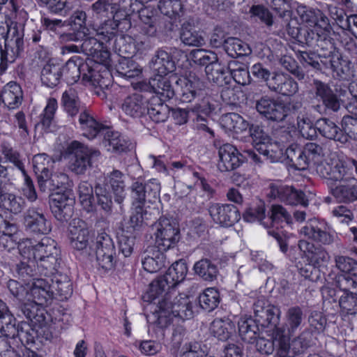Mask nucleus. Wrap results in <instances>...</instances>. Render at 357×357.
Segmentation results:
<instances>
[{
  "mask_svg": "<svg viewBox=\"0 0 357 357\" xmlns=\"http://www.w3.org/2000/svg\"><path fill=\"white\" fill-rule=\"evenodd\" d=\"M17 248L21 257L25 259L32 257L38 263V269L40 275H51L60 267V250L55 241L50 237L45 236L40 241L24 239L19 243Z\"/></svg>",
  "mask_w": 357,
  "mask_h": 357,
  "instance_id": "nucleus-1",
  "label": "nucleus"
},
{
  "mask_svg": "<svg viewBox=\"0 0 357 357\" xmlns=\"http://www.w3.org/2000/svg\"><path fill=\"white\" fill-rule=\"evenodd\" d=\"M158 319L160 324L167 326L172 317H180L182 319H189L193 317L192 304L190 298L179 294L177 290H173L165 294L158 302Z\"/></svg>",
  "mask_w": 357,
  "mask_h": 357,
  "instance_id": "nucleus-2",
  "label": "nucleus"
},
{
  "mask_svg": "<svg viewBox=\"0 0 357 357\" xmlns=\"http://www.w3.org/2000/svg\"><path fill=\"white\" fill-rule=\"evenodd\" d=\"M303 104L298 100L285 102L268 96H262L256 101L255 108L260 116L271 122L281 123L289 116L302 108Z\"/></svg>",
  "mask_w": 357,
  "mask_h": 357,
  "instance_id": "nucleus-3",
  "label": "nucleus"
},
{
  "mask_svg": "<svg viewBox=\"0 0 357 357\" xmlns=\"http://www.w3.org/2000/svg\"><path fill=\"white\" fill-rule=\"evenodd\" d=\"M290 335L272 336L276 342L273 357H296L303 354L310 345L312 333L305 328L299 335L291 340Z\"/></svg>",
  "mask_w": 357,
  "mask_h": 357,
  "instance_id": "nucleus-4",
  "label": "nucleus"
},
{
  "mask_svg": "<svg viewBox=\"0 0 357 357\" xmlns=\"http://www.w3.org/2000/svg\"><path fill=\"white\" fill-rule=\"evenodd\" d=\"M66 152L70 155L69 169L75 174H84L92 167V163L100 155L97 149L89 148L77 142H72L67 147Z\"/></svg>",
  "mask_w": 357,
  "mask_h": 357,
  "instance_id": "nucleus-5",
  "label": "nucleus"
},
{
  "mask_svg": "<svg viewBox=\"0 0 357 357\" xmlns=\"http://www.w3.org/2000/svg\"><path fill=\"white\" fill-rule=\"evenodd\" d=\"M154 226L155 246L164 251L176 246L181 239V233L178 224L174 220L160 217Z\"/></svg>",
  "mask_w": 357,
  "mask_h": 357,
  "instance_id": "nucleus-6",
  "label": "nucleus"
},
{
  "mask_svg": "<svg viewBox=\"0 0 357 357\" xmlns=\"http://www.w3.org/2000/svg\"><path fill=\"white\" fill-rule=\"evenodd\" d=\"M23 36L17 27H9L5 37L4 49L0 50V75L8 68V63L15 61L23 50Z\"/></svg>",
  "mask_w": 357,
  "mask_h": 357,
  "instance_id": "nucleus-7",
  "label": "nucleus"
},
{
  "mask_svg": "<svg viewBox=\"0 0 357 357\" xmlns=\"http://www.w3.org/2000/svg\"><path fill=\"white\" fill-rule=\"evenodd\" d=\"M91 250L95 251L98 266L105 271L113 268L116 264V249L111 236L105 231L99 233Z\"/></svg>",
  "mask_w": 357,
  "mask_h": 357,
  "instance_id": "nucleus-8",
  "label": "nucleus"
},
{
  "mask_svg": "<svg viewBox=\"0 0 357 357\" xmlns=\"http://www.w3.org/2000/svg\"><path fill=\"white\" fill-rule=\"evenodd\" d=\"M133 204H144L147 201L154 203L160 197V183L155 178L147 181L142 177L135 179L130 187Z\"/></svg>",
  "mask_w": 357,
  "mask_h": 357,
  "instance_id": "nucleus-9",
  "label": "nucleus"
},
{
  "mask_svg": "<svg viewBox=\"0 0 357 357\" xmlns=\"http://www.w3.org/2000/svg\"><path fill=\"white\" fill-rule=\"evenodd\" d=\"M87 36H84L85 38L81 45V51L92 56L97 54V51L101 50L105 44L112 45L115 38L114 28L108 27V24H105L104 26L96 29L94 35Z\"/></svg>",
  "mask_w": 357,
  "mask_h": 357,
  "instance_id": "nucleus-10",
  "label": "nucleus"
},
{
  "mask_svg": "<svg viewBox=\"0 0 357 357\" xmlns=\"http://www.w3.org/2000/svg\"><path fill=\"white\" fill-rule=\"evenodd\" d=\"M172 79L175 83V96H179L183 102H191L204 88V82L195 74L190 73L186 77H173Z\"/></svg>",
  "mask_w": 357,
  "mask_h": 357,
  "instance_id": "nucleus-11",
  "label": "nucleus"
},
{
  "mask_svg": "<svg viewBox=\"0 0 357 357\" xmlns=\"http://www.w3.org/2000/svg\"><path fill=\"white\" fill-rule=\"evenodd\" d=\"M305 314L303 307L294 305L289 307L284 314V324L272 331V336L294 335L304 325Z\"/></svg>",
  "mask_w": 357,
  "mask_h": 357,
  "instance_id": "nucleus-12",
  "label": "nucleus"
},
{
  "mask_svg": "<svg viewBox=\"0 0 357 357\" xmlns=\"http://www.w3.org/2000/svg\"><path fill=\"white\" fill-rule=\"evenodd\" d=\"M50 204L52 213L59 221L67 222L72 218L75 200L70 192L52 194Z\"/></svg>",
  "mask_w": 357,
  "mask_h": 357,
  "instance_id": "nucleus-13",
  "label": "nucleus"
},
{
  "mask_svg": "<svg viewBox=\"0 0 357 357\" xmlns=\"http://www.w3.org/2000/svg\"><path fill=\"white\" fill-rule=\"evenodd\" d=\"M208 211L215 223L225 227L234 225L241 217L237 207L229 204H210Z\"/></svg>",
  "mask_w": 357,
  "mask_h": 357,
  "instance_id": "nucleus-14",
  "label": "nucleus"
},
{
  "mask_svg": "<svg viewBox=\"0 0 357 357\" xmlns=\"http://www.w3.org/2000/svg\"><path fill=\"white\" fill-rule=\"evenodd\" d=\"M311 92L314 98L322 103L325 109L337 112L340 109L341 100L326 82L313 79Z\"/></svg>",
  "mask_w": 357,
  "mask_h": 357,
  "instance_id": "nucleus-15",
  "label": "nucleus"
},
{
  "mask_svg": "<svg viewBox=\"0 0 357 357\" xmlns=\"http://www.w3.org/2000/svg\"><path fill=\"white\" fill-rule=\"evenodd\" d=\"M69 238L75 249L83 251L89 255H91L89 231L85 222L80 219H73L69 227Z\"/></svg>",
  "mask_w": 357,
  "mask_h": 357,
  "instance_id": "nucleus-16",
  "label": "nucleus"
},
{
  "mask_svg": "<svg viewBox=\"0 0 357 357\" xmlns=\"http://www.w3.org/2000/svg\"><path fill=\"white\" fill-rule=\"evenodd\" d=\"M300 233L322 245H331L335 241V236L328 230L327 225L317 219L310 220L300 231Z\"/></svg>",
  "mask_w": 357,
  "mask_h": 357,
  "instance_id": "nucleus-17",
  "label": "nucleus"
},
{
  "mask_svg": "<svg viewBox=\"0 0 357 357\" xmlns=\"http://www.w3.org/2000/svg\"><path fill=\"white\" fill-rule=\"evenodd\" d=\"M24 224L26 231L35 234H47L52 229L43 210L38 208H29L26 211Z\"/></svg>",
  "mask_w": 357,
  "mask_h": 357,
  "instance_id": "nucleus-18",
  "label": "nucleus"
},
{
  "mask_svg": "<svg viewBox=\"0 0 357 357\" xmlns=\"http://www.w3.org/2000/svg\"><path fill=\"white\" fill-rule=\"evenodd\" d=\"M218 156V168L222 172L234 170L243 162V155L230 144H225L219 148Z\"/></svg>",
  "mask_w": 357,
  "mask_h": 357,
  "instance_id": "nucleus-19",
  "label": "nucleus"
},
{
  "mask_svg": "<svg viewBox=\"0 0 357 357\" xmlns=\"http://www.w3.org/2000/svg\"><path fill=\"white\" fill-rule=\"evenodd\" d=\"M330 193L338 203L349 204L357 201V178L342 181L330 186Z\"/></svg>",
  "mask_w": 357,
  "mask_h": 357,
  "instance_id": "nucleus-20",
  "label": "nucleus"
},
{
  "mask_svg": "<svg viewBox=\"0 0 357 357\" xmlns=\"http://www.w3.org/2000/svg\"><path fill=\"white\" fill-rule=\"evenodd\" d=\"M166 75L157 73L151 77L148 82H144L141 89L143 91L153 92L164 99H171L175 96V85L172 86Z\"/></svg>",
  "mask_w": 357,
  "mask_h": 357,
  "instance_id": "nucleus-21",
  "label": "nucleus"
},
{
  "mask_svg": "<svg viewBox=\"0 0 357 357\" xmlns=\"http://www.w3.org/2000/svg\"><path fill=\"white\" fill-rule=\"evenodd\" d=\"M271 194L282 202L289 205L301 204L307 206L308 200L305 193L301 190H296L292 186L272 185Z\"/></svg>",
  "mask_w": 357,
  "mask_h": 357,
  "instance_id": "nucleus-22",
  "label": "nucleus"
},
{
  "mask_svg": "<svg viewBox=\"0 0 357 357\" xmlns=\"http://www.w3.org/2000/svg\"><path fill=\"white\" fill-rule=\"evenodd\" d=\"M78 123L82 135L90 139H94L99 135H103L107 128L98 122L86 109H83L80 112Z\"/></svg>",
  "mask_w": 357,
  "mask_h": 357,
  "instance_id": "nucleus-23",
  "label": "nucleus"
},
{
  "mask_svg": "<svg viewBox=\"0 0 357 357\" xmlns=\"http://www.w3.org/2000/svg\"><path fill=\"white\" fill-rule=\"evenodd\" d=\"M164 250L155 245H149L142 255L143 268L149 273H155L166 266Z\"/></svg>",
  "mask_w": 357,
  "mask_h": 357,
  "instance_id": "nucleus-24",
  "label": "nucleus"
},
{
  "mask_svg": "<svg viewBox=\"0 0 357 357\" xmlns=\"http://www.w3.org/2000/svg\"><path fill=\"white\" fill-rule=\"evenodd\" d=\"M268 88L282 96H292L298 91V84L292 77L277 73H273Z\"/></svg>",
  "mask_w": 357,
  "mask_h": 357,
  "instance_id": "nucleus-25",
  "label": "nucleus"
},
{
  "mask_svg": "<svg viewBox=\"0 0 357 357\" xmlns=\"http://www.w3.org/2000/svg\"><path fill=\"white\" fill-rule=\"evenodd\" d=\"M117 13L116 27L121 29H128L131 27L130 17L142 6L138 0H116Z\"/></svg>",
  "mask_w": 357,
  "mask_h": 357,
  "instance_id": "nucleus-26",
  "label": "nucleus"
},
{
  "mask_svg": "<svg viewBox=\"0 0 357 357\" xmlns=\"http://www.w3.org/2000/svg\"><path fill=\"white\" fill-rule=\"evenodd\" d=\"M46 277L50 281L53 296L56 295L61 301L67 300L71 296L72 282L66 275L59 273L57 269L55 273Z\"/></svg>",
  "mask_w": 357,
  "mask_h": 357,
  "instance_id": "nucleus-27",
  "label": "nucleus"
},
{
  "mask_svg": "<svg viewBox=\"0 0 357 357\" xmlns=\"http://www.w3.org/2000/svg\"><path fill=\"white\" fill-rule=\"evenodd\" d=\"M53 294L48 278L36 279L30 287L29 298L36 304L44 305L53 298Z\"/></svg>",
  "mask_w": 357,
  "mask_h": 357,
  "instance_id": "nucleus-28",
  "label": "nucleus"
},
{
  "mask_svg": "<svg viewBox=\"0 0 357 357\" xmlns=\"http://www.w3.org/2000/svg\"><path fill=\"white\" fill-rule=\"evenodd\" d=\"M298 246L309 262L316 267L322 266L329 259L328 254L324 248L314 245L312 243L301 240L298 241Z\"/></svg>",
  "mask_w": 357,
  "mask_h": 357,
  "instance_id": "nucleus-29",
  "label": "nucleus"
},
{
  "mask_svg": "<svg viewBox=\"0 0 357 357\" xmlns=\"http://www.w3.org/2000/svg\"><path fill=\"white\" fill-rule=\"evenodd\" d=\"M321 63L332 70L333 77L336 79L345 80L349 75L350 61L343 59L340 52L335 53L329 59L321 60Z\"/></svg>",
  "mask_w": 357,
  "mask_h": 357,
  "instance_id": "nucleus-30",
  "label": "nucleus"
},
{
  "mask_svg": "<svg viewBox=\"0 0 357 357\" xmlns=\"http://www.w3.org/2000/svg\"><path fill=\"white\" fill-rule=\"evenodd\" d=\"M147 100L138 93H135L126 97L122 104L123 111L128 115L137 118L146 113Z\"/></svg>",
  "mask_w": 357,
  "mask_h": 357,
  "instance_id": "nucleus-31",
  "label": "nucleus"
},
{
  "mask_svg": "<svg viewBox=\"0 0 357 357\" xmlns=\"http://www.w3.org/2000/svg\"><path fill=\"white\" fill-rule=\"evenodd\" d=\"M317 128L320 135L328 139L339 142L342 144L347 142V135L335 122L327 118L317 120Z\"/></svg>",
  "mask_w": 357,
  "mask_h": 357,
  "instance_id": "nucleus-32",
  "label": "nucleus"
},
{
  "mask_svg": "<svg viewBox=\"0 0 357 357\" xmlns=\"http://www.w3.org/2000/svg\"><path fill=\"white\" fill-rule=\"evenodd\" d=\"M116 0H98L91 5L93 15L100 19H105L106 24L109 22L108 27H112V22L117 24L116 15L117 13Z\"/></svg>",
  "mask_w": 357,
  "mask_h": 357,
  "instance_id": "nucleus-33",
  "label": "nucleus"
},
{
  "mask_svg": "<svg viewBox=\"0 0 357 357\" xmlns=\"http://www.w3.org/2000/svg\"><path fill=\"white\" fill-rule=\"evenodd\" d=\"M62 79L61 66L49 60L43 67L40 72V80L43 85L53 89L57 86Z\"/></svg>",
  "mask_w": 357,
  "mask_h": 357,
  "instance_id": "nucleus-34",
  "label": "nucleus"
},
{
  "mask_svg": "<svg viewBox=\"0 0 357 357\" xmlns=\"http://www.w3.org/2000/svg\"><path fill=\"white\" fill-rule=\"evenodd\" d=\"M22 88L20 84L15 82H8L0 93V100L8 109L18 107L22 103Z\"/></svg>",
  "mask_w": 357,
  "mask_h": 357,
  "instance_id": "nucleus-35",
  "label": "nucleus"
},
{
  "mask_svg": "<svg viewBox=\"0 0 357 357\" xmlns=\"http://www.w3.org/2000/svg\"><path fill=\"white\" fill-rule=\"evenodd\" d=\"M152 69L157 73L167 75L176 70V64L172 56L164 48L156 50L151 61Z\"/></svg>",
  "mask_w": 357,
  "mask_h": 357,
  "instance_id": "nucleus-36",
  "label": "nucleus"
},
{
  "mask_svg": "<svg viewBox=\"0 0 357 357\" xmlns=\"http://www.w3.org/2000/svg\"><path fill=\"white\" fill-rule=\"evenodd\" d=\"M17 328V320L7 304L0 299V333L3 336L15 339Z\"/></svg>",
  "mask_w": 357,
  "mask_h": 357,
  "instance_id": "nucleus-37",
  "label": "nucleus"
},
{
  "mask_svg": "<svg viewBox=\"0 0 357 357\" xmlns=\"http://www.w3.org/2000/svg\"><path fill=\"white\" fill-rule=\"evenodd\" d=\"M54 160L46 153H39L33 158V166L34 172L38 176V183L39 188H44L43 178L52 172L54 165Z\"/></svg>",
  "mask_w": 357,
  "mask_h": 357,
  "instance_id": "nucleus-38",
  "label": "nucleus"
},
{
  "mask_svg": "<svg viewBox=\"0 0 357 357\" xmlns=\"http://www.w3.org/2000/svg\"><path fill=\"white\" fill-rule=\"evenodd\" d=\"M205 72L208 81L212 82L219 86L227 85L230 82V75L228 66L226 67L217 61L211 63L205 68Z\"/></svg>",
  "mask_w": 357,
  "mask_h": 357,
  "instance_id": "nucleus-39",
  "label": "nucleus"
},
{
  "mask_svg": "<svg viewBox=\"0 0 357 357\" xmlns=\"http://www.w3.org/2000/svg\"><path fill=\"white\" fill-rule=\"evenodd\" d=\"M173 290L176 289L163 275L154 280L150 284L147 296L151 302L158 305V302L162 299L165 294Z\"/></svg>",
  "mask_w": 357,
  "mask_h": 357,
  "instance_id": "nucleus-40",
  "label": "nucleus"
},
{
  "mask_svg": "<svg viewBox=\"0 0 357 357\" xmlns=\"http://www.w3.org/2000/svg\"><path fill=\"white\" fill-rule=\"evenodd\" d=\"M238 333L244 342L252 344L259 337V324L251 317L242 319L238 321Z\"/></svg>",
  "mask_w": 357,
  "mask_h": 357,
  "instance_id": "nucleus-41",
  "label": "nucleus"
},
{
  "mask_svg": "<svg viewBox=\"0 0 357 357\" xmlns=\"http://www.w3.org/2000/svg\"><path fill=\"white\" fill-rule=\"evenodd\" d=\"M257 307V306L255 308V319L259 324V326H261L262 328L273 326V329L277 326H280L278 323L281 311L278 307L273 306L268 307L266 309L261 308V310H258Z\"/></svg>",
  "mask_w": 357,
  "mask_h": 357,
  "instance_id": "nucleus-42",
  "label": "nucleus"
},
{
  "mask_svg": "<svg viewBox=\"0 0 357 357\" xmlns=\"http://www.w3.org/2000/svg\"><path fill=\"white\" fill-rule=\"evenodd\" d=\"M4 188L5 185L0 182V206L15 214L22 212L25 206L24 199L20 196L5 192Z\"/></svg>",
  "mask_w": 357,
  "mask_h": 357,
  "instance_id": "nucleus-43",
  "label": "nucleus"
},
{
  "mask_svg": "<svg viewBox=\"0 0 357 357\" xmlns=\"http://www.w3.org/2000/svg\"><path fill=\"white\" fill-rule=\"evenodd\" d=\"M61 103L64 111L70 117H75L83 110L77 93L73 88H69L63 93Z\"/></svg>",
  "mask_w": 357,
  "mask_h": 357,
  "instance_id": "nucleus-44",
  "label": "nucleus"
},
{
  "mask_svg": "<svg viewBox=\"0 0 357 357\" xmlns=\"http://www.w3.org/2000/svg\"><path fill=\"white\" fill-rule=\"evenodd\" d=\"M303 22L313 27L326 29L329 26L328 17L317 8L305 7L301 14Z\"/></svg>",
  "mask_w": 357,
  "mask_h": 357,
  "instance_id": "nucleus-45",
  "label": "nucleus"
},
{
  "mask_svg": "<svg viewBox=\"0 0 357 357\" xmlns=\"http://www.w3.org/2000/svg\"><path fill=\"white\" fill-rule=\"evenodd\" d=\"M321 31L322 33L315 45L319 49L318 51L320 61L329 59L335 53H339L336 51L333 38L330 37V26Z\"/></svg>",
  "mask_w": 357,
  "mask_h": 357,
  "instance_id": "nucleus-46",
  "label": "nucleus"
},
{
  "mask_svg": "<svg viewBox=\"0 0 357 357\" xmlns=\"http://www.w3.org/2000/svg\"><path fill=\"white\" fill-rule=\"evenodd\" d=\"M7 289L10 299L18 305L20 303L30 301V286L27 284H22L15 280H9L7 282Z\"/></svg>",
  "mask_w": 357,
  "mask_h": 357,
  "instance_id": "nucleus-47",
  "label": "nucleus"
},
{
  "mask_svg": "<svg viewBox=\"0 0 357 357\" xmlns=\"http://www.w3.org/2000/svg\"><path fill=\"white\" fill-rule=\"evenodd\" d=\"M220 124L226 130L240 133L247 130L248 123L237 113H227L222 116Z\"/></svg>",
  "mask_w": 357,
  "mask_h": 357,
  "instance_id": "nucleus-48",
  "label": "nucleus"
},
{
  "mask_svg": "<svg viewBox=\"0 0 357 357\" xmlns=\"http://www.w3.org/2000/svg\"><path fill=\"white\" fill-rule=\"evenodd\" d=\"M210 330L214 337L221 341H226L234 331L235 326L228 318L215 319L211 323Z\"/></svg>",
  "mask_w": 357,
  "mask_h": 357,
  "instance_id": "nucleus-49",
  "label": "nucleus"
},
{
  "mask_svg": "<svg viewBox=\"0 0 357 357\" xmlns=\"http://www.w3.org/2000/svg\"><path fill=\"white\" fill-rule=\"evenodd\" d=\"M193 270L196 275L208 282L215 280L218 273L217 265L206 258L197 261L193 266Z\"/></svg>",
  "mask_w": 357,
  "mask_h": 357,
  "instance_id": "nucleus-50",
  "label": "nucleus"
},
{
  "mask_svg": "<svg viewBox=\"0 0 357 357\" xmlns=\"http://www.w3.org/2000/svg\"><path fill=\"white\" fill-rule=\"evenodd\" d=\"M109 183L114 194V201L119 204H121L126 195L123 174L119 170H113L109 175Z\"/></svg>",
  "mask_w": 357,
  "mask_h": 357,
  "instance_id": "nucleus-51",
  "label": "nucleus"
},
{
  "mask_svg": "<svg viewBox=\"0 0 357 357\" xmlns=\"http://www.w3.org/2000/svg\"><path fill=\"white\" fill-rule=\"evenodd\" d=\"M56 109L57 100L54 98H49L43 112L40 116V121L37 126H40L46 132H52L54 128V119Z\"/></svg>",
  "mask_w": 357,
  "mask_h": 357,
  "instance_id": "nucleus-52",
  "label": "nucleus"
},
{
  "mask_svg": "<svg viewBox=\"0 0 357 357\" xmlns=\"http://www.w3.org/2000/svg\"><path fill=\"white\" fill-rule=\"evenodd\" d=\"M286 155L291 166L295 169L303 170L307 167V158L304 153L303 148L298 144H290L286 149Z\"/></svg>",
  "mask_w": 357,
  "mask_h": 357,
  "instance_id": "nucleus-53",
  "label": "nucleus"
},
{
  "mask_svg": "<svg viewBox=\"0 0 357 357\" xmlns=\"http://www.w3.org/2000/svg\"><path fill=\"white\" fill-rule=\"evenodd\" d=\"M22 260L16 266V271L20 278L24 280H29L32 279L33 282L38 279V273H40L38 269V263L32 257L30 259H25L21 257Z\"/></svg>",
  "mask_w": 357,
  "mask_h": 357,
  "instance_id": "nucleus-54",
  "label": "nucleus"
},
{
  "mask_svg": "<svg viewBox=\"0 0 357 357\" xmlns=\"http://www.w3.org/2000/svg\"><path fill=\"white\" fill-rule=\"evenodd\" d=\"M180 39L183 43L188 46L199 47L205 44L203 36L189 22L182 24Z\"/></svg>",
  "mask_w": 357,
  "mask_h": 357,
  "instance_id": "nucleus-55",
  "label": "nucleus"
},
{
  "mask_svg": "<svg viewBox=\"0 0 357 357\" xmlns=\"http://www.w3.org/2000/svg\"><path fill=\"white\" fill-rule=\"evenodd\" d=\"M226 53L232 58H238L251 54L249 45L237 38L228 37L224 47Z\"/></svg>",
  "mask_w": 357,
  "mask_h": 357,
  "instance_id": "nucleus-56",
  "label": "nucleus"
},
{
  "mask_svg": "<svg viewBox=\"0 0 357 357\" xmlns=\"http://www.w3.org/2000/svg\"><path fill=\"white\" fill-rule=\"evenodd\" d=\"M113 40L112 47L117 52L120 58H132L135 53L136 46L139 47L140 45L142 47L146 43L144 41H140L137 42L135 45V43L126 41V38L123 36L118 38L116 35ZM138 48L139 49V47Z\"/></svg>",
  "mask_w": 357,
  "mask_h": 357,
  "instance_id": "nucleus-57",
  "label": "nucleus"
},
{
  "mask_svg": "<svg viewBox=\"0 0 357 357\" xmlns=\"http://www.w3.org/2000/svg\"><path fill=\"white\" fill-rule=\"evenodd\" d=\"M35 325L26 321H22L17 324L15 334V339L18 338L24 346H32L38 337V332L33 328Z\"/></svg>",
  "mask_w": 357,
  "mask_h": 357,
  "instance_id": "nucleus-58",
  "label": "nucleus"
},
{
  "mask_svg": "<svg viewBox=\"0 0 357 357\" xmlns=\"http://www.w3.org/2000/svg\"><path fill=\"white\" fill-rule=\"evenodd\" d=\"M104 139L112 147L114 151L126 152L129 150L131 143L126 139L119 132H114L107 127L104 132Z\"/></svg>",
  "mask_w": 357,
  "mask_h": 357,
  "instance_id": "nucleus-59",
  "label": "nucleus"
},
{
  "mask_svg": "<svg viewBox=\"0 0 357 357\" xmlns=\"http://www.w3.org/2000/svg\"><path fill=\"white\" fill-rule=\"evenodd\" d=\"M138 13V16L142 22L147 27H144V29L145 33L150 36H154L156 33L155 23L157 21L158 16L155 11L150 7L142 8V6L136 10Z\"/></svg>",
  "mask_w": 357,
  "mask_h": 357,
  "instance_id": "nucleus-60",
  "label": "nucleus"
},
{
  "mask_svg": "<svg viewBox=\"0 0 357 357\" xmlns=\"http://www.w3.org/2000/svg\"><path fill=\"white\" fill-rule=\"evenodd\" d=\"M214 109L215 106L209 98H204L190 107V114L196 122L205 121L206 117L208 116Z\"/></svg>",
  "mask_w": 357,
  "mask_h": 357,
  "instance_id": "nucleus-61",
  "label": "nucleus"
},
{
  "mask_svg": "<svg viewBox=\"0 0 357 357\" xmlns=\"http://www.w3.org/2000/svg\"><path fill=\"white\" fill-rule=\"evenodd\" d=\"M228 69L230 79L232 77L237 84L244 86L250 83V73L245 64L231 61L228 63Z\"/></svg>",
  "mask_w": 357,
  "mask_h": 357,
  "instance_id": "nucleus-62",
  "label": "nucleus"
},
{
  "mask_svg": "<svg viewBox=\"0 0 357 357\" xmlns=\"http://www.w3.org/2000/svg\"><path fill=\"white\" fill-rule=\"evenodd\" d=\"M187 273L188 267L185 262L183 260H179L169 267L164 275L176 287L178 284L185 279Z\"/></svg>",
  "mask_w": 357,
  "mask_h": 357,
  "instance_id": "nucleus-63",
  "label": "nucleus"
},
{
  "mask_svg": "<svg viewBox=\"0 0 357 357\" xmlns=\"http://www.w3.org/2000/svg\"><path fill=\"white\" fill-rule=\"evenodd\" d=\"M220 301V293L215 288H207L199 296L200 307L207 312L215 309Z\"/></svg>",
  "mask_w": 357,
  "mask_h": 357,
  "instance_id": "nucleus-64",
  "label": "nucleus"
}]
</instances>
